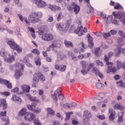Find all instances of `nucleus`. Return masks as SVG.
<instances>
[{
  "mask_svg": "<svg viewBox=\"0 0 125 125\" xmlns=\"http://www.w3.org/2000/svg\"><path fill=\"white\" fill-rule=\"evenodd\" d=\"M71 23L72 20L70 19L67 20L65 24L62 22L57 23L56 24V27L57 29L60 31H66V30H68V29H69V27L71 26Z\"/></svg>",
  "mask_w": 125,
  "mask_h": 125,
  "instance_id": "nucleus-1",
  "label": "nucleus"
},
{
  "mask_svg": "<svg viewBox=\"0 0 125 125\" xmlns=\"http://www.w3.org/2000/svg\"><path fill=\"white\" fill-rule=\"evenodd\" d=\"M61 92H62V89L61 88H58L57 90L55 91L54 95H52L53 100H54L56 102H57L58 100L57 98L58 95L60 100H64V99H65V96H64V95L60 94L61 93Z\"/></svg>",
  "mask_w": 125,
  "mask_h": 125,
  "instance_id": "nucleus-2",
  "label": "nucleus"
},
{
  "mask_svg": "<svg viewBox=\"0 0 125 125\" xmlns=\"http://www.w3.org/2000/svg\"><path fill=\"white\" fill-rule=\"evenodd\" d=\"M91 113L90 111L86 110L84 111L83 115V124L84 125H89V119L91 118Z\"/></svg>",
  "mask_w": 125,
  "mask_h": 125,
  "instance_id": "nucleus-3",
  "label": "nucleus"
},
{
  "mask_svg": "<svg viewBox=\"0 0 125 125\" xmlns=\"http://www.w3.org/2000/svg\"><path fill=\"white\" fill-rule=\"evenodd\" d=\"M7 44H8L10 47L12 48L14 50H17L18 53H21L22 52V49L15 43L14 41L9 40L7 42Z\"/></svg>",
  "mask_w": 125,
  "mask_h": 125,
  "instance_id": "nucleus-4",
  "label": "nucleus"
},
{
  "mask_svg": "<svg viewBox=\"0 0 125 125\" xmlns=\"http://www.w3.org/2000/svg\"><path fill=\"white\" fill-rule=\"evenodd\" d=\"M39 80H41L42 82H44V81H45V77L40 72L35 73L34 75L33 82L34 83H38L39 82Z\"/></svg>",
  "mask_w": 125,
  "mask_h": 125,
  "instance_id": "nucleus-5",
  "label": "nucleus"
},
{
  "mask_svg": "<svg viewBox=\"0 0 125 125\" xmlns=\"http://www.w3.org/2000/svg\"><path fill=\"white\" fill-rule=\"evenodd\" d=\"M16 66L19 69V70H16L15 76L16 79L18 80L19 78L22 76V72H21V70L23 71V70H24V65L23 64H21L20 63H18L16 64Z\"/></svg>",
  "mask_w": 125,
  "mask_h": 125,
  "instance_id": "nucleus-6",
  "label": "nucleus"
},
{
  "mask_svg": "<svg viewBox=\"0 0 125 125\" xmlns=\"http://www.w3.org/2000/svg\"><path fill=\"white\" fill-rule=\"evenodd\" d=\"M74 33L78 35L79 37H81L83 35V33H87V28H83V26H81L80 27H78L74 31Z\"/></svg>",
  "mask_w": 125,
  "mask_h": 125,
  "instance_id": "nucleus-7",
  "label": "nucleus"
},
{
  "mask_svg": "<svg viewBox=\"0 0 125 125\" xmlns=\"http://www.w3.org/2000/svg\"><path fill=\"white\" fill-rule=\"evenodd\" d=\"M67 8L69 11H72L73 8L74 11L76 14H78V13L80 12V10L81 9L80 6L75 4V2H72L71 4V6H68Z\"/></svg>",
  "mask_w": 125,
  "mask_h": 125,
  "instance_id": "nucleus-8",
  "label": "nucleus"
},
{
  "mask_svg": "<svg viewBox=\"0 0 125 125\" xmlns=\"http://www.w3.org/2000/svg\"><path fill=\"white\" fill-rule=\"evenodd\" d=\"M0 116L1 119H2L3 122L6 123H5L4 125H9V123H10V122L9 121V119L8 117L6 116V111L1 112L0 113Z\"/></svg>",
  "mask_w": 125,
  "mask_h": 125,
  "instance_id": "nucleus-9",
  "label": "nucleus"
},
{
  "mask_svg": "<svg viewBox=\"0 0 125 125\" xmlns=\"http://www.w3.org/2000/svg\"><path fill=\"white\" fill-rule=\"evenodd\" d=\"M33 1L36 4L38 7L42 8L46 6V3L42 0H33Z\"/></svg>",
  "mask_w": 125,
  "mask_h": 125,
  "instance_id": "nucleus-10",
  "label": "nucleus"
},
{
  "mask_svg": "<svg viewBox=\"0 0 125 125\" xmlns=\"http://www.w3.org/2000/svg\"><path fill=\"white\" fill-rule=\"evenodd\" d=\"M42 38L43 41H46V42H51L54 39L53 35L50 34H43Z\"/></svg>",
  "mask_w": 125,
  "mask_h": 125,
  "instance_id": "nucleus-11",
  "label": "nucleus"
},
{
  "mask_svg": "<svg viewBox=\"0 0 125 125\" xmlns=\"http://www.w3.org/2000/svg\"><path fill=\"white\" fill-rule=\"evenodd\" d=\"M34 119H36V115L34 113H30V112H28L24 116V120H25V121H28L29 122L33 121Z\"/></svg>",
  "mask_w": 125,
  "mask_h": 125,
  "instance_id": "nucleus-12",
  "label": "nucleus"
},
{
  "mask_svg": "<svg viewBox=\"0 0 125 125\" xmlns=\"http://www.w3.org/2000/svg\"><path fill=\"white\" fill-rule=\"evenodd\" d=\"M87 38L88 39V46L90 48H93L94 46V43H93V38L90 36V34H87Z\"/></svg>",
  "mask_w": 125,
  "mask_h": 125,
  "instance_id": "nucleus-13",
  "label": "nucleus"
},
{
  "mask_svg": "<svg viewBox=\"0 0 125 125\" xmlns=\"http://www.w3.org/2000/svg\"><path fill=\"white\" fill-rule=\"evenodd\" d=\"M92 73H94L96 76L100 77L101 79H103V78H104L103 74L100 73L99 70H98V68H97L96 67H94L92 69Z\"/></svg>",
  "mask_w": 125,
  "mask_h": 125,
  "instance_id": "nucleus-14",
  "label": "nucleus"
},
{
  "mask_svg": "<svg viewBox=\"0 0 125 125\" xmlns=\"http://www.w3.org/2000/svg\"><path fill=\"white\" fill-rule=\"evenodd\" d=\"M122 52L123 53V48L121 46H118L114 50V54L116 57H120Z\"/></svg>",
  "mask_w": 125,
  "mask_h": 125,
  "instance_id": "nucleus-15",
  "label": "nucleus"
},
{
  "mask_svg": "<svg viewBox=\"0 0 125 125\" xmlns=\"http://www.w3.org/2000/svg\"><path fill=\"white\" fill-rule=\"evenodd\" d=\"M113 109H114V110H120L121 111H123L125 110V106L120 104H116L113 106Z\"/></svg>",
  "mask_w": 125,
  "mask_h": 125,
  "instance_id": "nucleus-16",
  "label": "nucleus"
},
{
  "mask_svg": "<svg viewBox=\"0 0 125 125\" xmlns=\"http://www.w3.org/2000/svg\"><path fill=\"white\" fill-rule=\"evenodd\" d=\"M29 21L30 23H36V22H39L40 20L38 18V17H28Z\"/></svg>",
  "mask_w": 125,
  "mask_h": 125,
  "instance_id": "nucleus-17",
  "label": "nucleus"
},
{
  "mask_svg": "<svg viewBox=\"0 0 125 125\" xmlns=\"http://www.w3.org/2000/svg\"><path fill=\"white\" fill-rule=\"evenodd\" d=\"M109 57H107L106 55H104V61L106 62L105 64L106 66H113V62H109Z\"/></svg>",
  "mask_w": 125,
  "mask_h": 125,
  "instance_id": "nucleus-18",
  "label": "nucleus"
},
{
  "mask_svg": "<svg viewBox=\"0 0 125 125\" xmlns=\"http://www.w3.org/2000/svg\"><path fill=\"white\" fill-rule=\"evenodd\" d=\"M85 0L86 2L88 3L87 6L88 7H89L90 13H92V12L94 11V9H93V7H92V6H91V5L89 4L90 3L89 0ZM79 1L80 2H82V1H83V0H79Z\"/></svg>",
  "mask_w": 125,
  "mask_h": 125,
  "instance_id": "nucleus-19",
  "label": "nucleus"
},
{
  "mask_svg": "<svg viewBox=\"0 0 125 125\" xmlns=\"http://www.w3.org/2000/svg\"><path fill=\"white\" fill-rule=\"evenodd\" d=\"M3 106V109H6L7 108V104H6V101L5 99L0 100V107Z\"/></svg>",
  "mask_w": 125,
  "mask_h": 125,
  "instance_id": "nucleus-20",
  "label": "nucleus"
},
{
  "mask_svg": "<svg viewBox=\"0 0 125 125\" xmlns=\"http://www.w3.org/2000/svg\"><path fill=\"white\" fill-rule=\"evenodd\" d=\"M36 106H37V103H34L32 104L31 105L28 104L27 105V107L28 109H29V110H31V111L34 112L36 110V108H37Z\"/></svg>",
  "mask_w": 125,
  "mask_h": 125,
  "instance_id": "nucleus-21",
  "label": "nucleus"
},
{
  "mask_svg": "<svg viewBox=\"0 0 125 125\" xmlns=\"http://www.w3.org/2000/svg\"><path fill=\"white\" fill-rule=\"evenodd\" d=\"M21 88L23 92H29V91H30V89H31L30 86L27 85H21Z\"/></svg>",
  "mask_w": 125,
  "mask_h": 125,
  "instance_id": "nucleus-22",
  "label": "nucleus"
},
{
  "mask_svg": "<svg viewBox=\"0 0 125 125\" xmlns=\"http://www.w3.org/2000/svg\"><path fill=\"white\" fill-rule=\"evenodd\" d=\"M12 100H13L14 101H15L17 103H18L19 104L22 102V100H21V99H20V98L17 97V96H16V95H13Z\"/></svg>",
  "mask_w": 125,
  "mask_h": 125,
  "instance_id": "nucleus-23",
  "label": "nucleus"
},
{
  "mask_svg": "<svg viewBox=\"0 0 125 125\" xmlns=\"http://www.w3.org/2000/svg\"><path fill=\"white\" fill-rule=\"evenodd\" d=\"M67 54H68V55H71L72 60H73V61L76 62V61H78L79 60L78 57L75 56V55L74 54V53H73V52H68Z\"/></svg>",
  "mask_w": 125,
  "mask_h": 125,
  "instance_id": "nucleus-24",
  "label": "nucleus"
},
{
  "mask_svg": "<svg viewBox=\"0 0 125 125\" xmlns=\"http://www.w3.org/2000/svg\"><path fill=\"white\" fill-rule=\"evenodd\" d=\"M48 7L50 8V9H51V10H52V11H54L55 10H60V9H61L60 7L56 5L53 6L52 5H49Z\"/></svg>",
  "mask_w": 125,
  "mask_h": 125,
  "instance_id": "nucleus-25",
  "label": "nucleus"
},
{
  "mask_svg": "<svg viewBox=\"0 0 125 125\" xmlns=\"http://www.w3.org/2000/svg\"><path fill=\"white\" fill-rule=\"evenodd\" d=\"M64 43L66 47H74V45L73 44V43H72V42L70 41L64 40Z\"/></svg>",
  "mask_w": 125,
  "mask_h": 125,
  "instance_id": "nucleus-26",
  "label": "nucleus"
},
{
  "mask_svg": "<svg viewBox=\"0 0 125 125\" xmlns=\"http://www.w3.org/2000/svg\"><path fill=\"white\" fill-rule=\"evenodd\" d=\"M116 71H117V69H116L115 67H112L111 65H109L107 70V73H115Z\"/></svg>",
  "mask_w": 125,
  "mask_h": 125,
  "instance_id": "nucleus-27",
  "label": "nucleus"
},
{
  "mask_svg": "<svg viewBox=\"0 0 125 125\" xmlns=\"http://www.w3.org/2000/svg\"><path fill=\"white\" fill-rule=\"evenodd\" d=\"M94 54L96 57H100L101 56V53H100V49L99 48L95 49Z\"/></svg>",
  "mask_w": 125,
  "mask_h": 125,
  "instance_id": "nucleus-28",
  "label": "nucleus"
},
{
  "mask_svg": "<svg viewBox=\"0 0 125 125\" xmlns=\"http://www.w3.org/2000/svg\"><path fill=\"white\" fill-rule=\"evenodd\" d=\"M47 111L48 112V115H50L51 116H54L55 115V112L52 109V108H47Z\"/></svg>",
  "mask_w": 125,
  "mask_h": 125,
  "instance_id": "nucleus-29",
  "label": "nucleus"
},
{
  "mask_svg": "<svg viewBox=\"0 0 125 125\" xmlns=\"http://www.w3.org/2000/svg\"><path fill=\"white\" fill-rule=\"evenodd\" d=\"M29 98L31 101H32L34 102H37L38 103H41V101H40L39 99H38L37 98L35 97H32L30 96L29 97Z\"/></svg>",
  "mask_w": 125,
  "mask_h": 125,
  "instance_id": "nucleus-30",
  "label": "nucleus"
},
{
  "mask_svg": "<svg viewBox=\"0 0 125 125\" xmlns=\"http://www.w3.org/2000/svg\"><path fill=\"white\" fill-rule=\"evenodd\" d=\"M27 113V108H23L19 112L20 116H24L25 114Z\"/></svg>",
  "mask_w": 125,
  "mask_h": 125,
  "instance_id": "nucleus-31",
  "label": "nucleus"
},
{
  "mask_svg": "<svg viewBox=\"0 0 125 125\" xmlns=\"http://www.w3.org/2000/svg\"><path fill=\"white\" fill-rule=\"evenodd\" d=\"M42 13L41 12H32L30 16H42Z\"/></svg>",
  "mask_w": 125,
  "mask_h": 125,
  "instance_id": "nucleus-32",
  "label": "nucleus"
},
{
  "mask_svg": "<svg viewBox=\"0 0 125 125\" xmlns=\"http://www.w3.org/2000/svg\"><path fill=\"white\" fill-rule=\"evenodd\" d=\"M104 84L100 83H96V87L98 89H102V87H104Z\"/></svg>",
  "mask_w": 125,
  "mask_h": 125,
  "instance_id": "nucleus-33",
  "label": "nucleus"
},
{
  "mask_svg": "<svg viewBox=\"0 0 125 125\" xmlns=\"http://www.w3.org/2000/svg\"><path fill=\"white\" fill-rule=\"evenodd\" d=\"M28 57H31V55H27L23 59V62L25 63L26 65L28 66V65H30V63L28 62Z\"/></svg>",
  "mask_w": 125,
  "mask_h": 125,
  "instance_id": "nucleus-34",
  "label": "nucleus"
},
{
  "mask_svg": "<svg viewBox=\"0 0 125 125\" xmlns=\"http://www.w3.org/2000/svg\"><path fill=\"white\" fill-rule=\"evenodd\" d=\"M117 68L118 70H120L121 68H123V63L119 61H117Z\"/></svg>",
  "mask_w": 125,
  "mask_h": 125,
  "instance_id": "nucleus-35",
  "label": "nucleus"
},
{
  "mask_svg": "<svg viewBox=\"0 0 125 125\" xmlns=\"http://www.w3.org/2000/svg\"><path fill=\"white\" fill-rule=\"evenodd\" d=\"M80 64L81 65L83 69H85V68H86V62L84 61H81L80 62Z\"/></svg>",
  "mask_w": 125,
  "mask_h": 125,
  "instance_id": "nucleus-36",
  "label": "nucleus"
},
{
  "mask_svg": "<svg viewBox=\"0 0 125 125\" xmlns=\"http://www.w3.org/2000/svg\"><path fill=\"white\" fill-rule=\"evenodd\" d=\"M5 85L7 86V88L11 89L12 88V84L9 82L8 81H6V82L5 83Z\"/></svg>",
  "mask_w": 125,
  "mask_h": 125,
  "instance_id": "nucleus-37",
  "label": "nucleus"
},
{
  "mask_svg": "<svg viewBox=\"0 0 125 125\" xmlns=\"http://www.w3.org/2000/svg\"><path fill=\"white\" fill-rule=\"evenodd\" d=\"M117 84L118 86H120L121 87H125V85L124 84V82L123 80H120L117 82Z\"/></svg>",
  "mask_w": 125,
  "mask_h": 125,
  "instance_id": "nucleus-38",
  "label": "nucleus"
},
{
  "mask_svg": "<svg viewBox=\"0 0 125 125\" xmlns=\"http://www.w3.org/2000/svg\"><path fill=\"white\" fill-rule=\"evenodd\" d=\"M117 42L119 43V45L121 46L122 45H125V43L124 42V39L123 38H118L117 39Z\"/></svg>",
  "mask_w": 125,
  "mask_h": 125,
  "instance_id": "nucleus-39",
  "label": "nucleus"
},
{
  "mask_svg": "<svg viewBox=\"0 0 125 125\" xmlns=\"http://www.w3.org/2000/svg\"><path fill=\"white\" fill-rule=\"evenodd\" d=\"M55 41L53 42L51 45H50L46 50V51H50V48H54L56 46L54 44Z\"/></svg>",
  "mask_w": 125,
  "mask_h": 125,
  "instance_id": "nucleus-40",
  "label": "nucleus"
},
{
  "mask_svg": "<svg viewBox=\"0 0 125 125\" xmlns=\"http://www.w3.org/2000/svg\"><path fill=\"white\" fill-rule=\"evenodd\" d=\"M96 63L98 66H101V67H103V66H104L103 62L99 60L96 61Z\"/></svg>",
  "mask_w": 125,
  "mask_h": 125,
  "instance_id": "nucleus-41",
  "label": "nucleus"
},
{
  "mask_svg": "<svg viewBox=\"0 0 125 125\" xmlns=\"http://www.w3.org/2000/svg\"><path fill=\"white\" fill-rule=\"evenodd\" d=\"M67 68V66L64 65H60V71L61 72H65L66 71V68Z\"/></svg>",
  "mask_w": 125,
  "mask_h": 125,
  "instance_id": "nucleus-42",
  "label": "nucleus"
},
{
  "mask_svg": "<svg viewBox=\"0 0 125 125\" xmlns=\"http://www.w3.org/2000/svg\"><path fill=\"white\" fill-rule=\"evenodd\" d=\"M35 64L37 66H41V65L42 64V63L41 62V59H40L39 58H37L35 60Z\"/></svg>",
  "mask_w": 125,
  "mask_h": 125,
  "instance_id": "nucleus-43",
  "label": "nucleus"
},
{
  "mask_svg": "<svg viewBox=\"0 0 125 125\" xmlns=\"http://www.w3.org/2000/svg\"><path fill=\"white\" fill-rule=\"evenodd\" d=\"M115 115L116 114L111 113L109 116V121H114V119H115Z\"/></svg>",
  "mask_w": 125,
  "mask_h": 125,
  "instance_id": "nucleus-44",
  "label": "nucleus"
},
{
  "mask_svg": "<svg viewBox=\"0 0 125 125\" xmlns=\"http://www.w3.org/2000/svg\"><path fill=\"white\" fill-rule=\"evenodd\" d=\"M72 124L73 125H82L80 122L76 120H73L72 121Z\"/></svg>",
  "mask_w": 125,
  "mask_h": 125,
  "instance_id": "nucleus-45",
  "label": "nucleus"
},
{
  "mask_svg": "<svg viewBox=\"0 0 125 125\" xmlns=\"http://www.w3.org/2000/svg\"><path fill=\"white\" fill-rule=\"evenodd\" d=\"M71 115H73V112H68L67 113H66V120H70L71 118Z\"/></svg>",
  "mask_w": 125,
  "mask_h": 125,
  "instance_id": "nucleus-46",
  "label": "nucleus"
},
{
  "mask_svg": "<svg viewBox=\"0 0 125 125\" xmlns=\"http://www.w3.org/2000/svg\"><path fill=\"white\" fill-rule=\"evenodd\" d=\"M34 112V113H36V114H40V113L42 112V109L40 107H36Z\"/></svg>",
  "mask_w": 125,
  "mask_h": 125,
  "instance_id": "nucleus-47",
  "label": "nucleus"
},
{
  "mask_svg": "<svg viewBox=\"0 0 125 125\" xmlns=\"http://www.w3.org/2000/svg\"><path fill=\"white\" fill-rule=\"evenodd\" d=\"M98 97V99H99L100 100L101 99H103V98L105 97V94L103 93H101L99 94Z\"/></svg>",
  "mask_w": 125,
  "mask_h": 125,
  "instance_id": "nucleus-48",
  "label": "nucleus"
},
{
  "mask_svg": "<svg viewBox=\"0 0 125 125\" xmlns=\"http://www.w3.org/2000/svg\"><path fill=\"white\" fill-rule=\"evenodd\" d=\"M34 123L35 125H42L41 122H40V120H39V119H35Z\"/></svg>",
  "mask_w": 125,
  "mask_h": 125,
  "instance_id": "nucleus-49",
  "label": "nucleus"
},
{
  "mask_svg": "<svg viewBox=\"0 0 125 125\" xmlns=\"http://www.w3.org/2000/svg\"><path fill=\"white\" fill-rule=\"evenodd\" d=\"M32 53H35L37 55H40V51L37 49H33L32 51Z\"/></svg>",
  "mask_w": 125,
  "mask_h": 125,
  "instance_id": "nucleus-50",
  "label": "nucleus"
},
{
  "mask_svg": "<svg viewBox=\"0 0 125 125\" xmlns=\"http://www.w3.org/2000/svg\"><path fill=\"white\" fill-rule=\"evenodd\" d=\"M78 59H80V60H82L85 57V54H80L78 56Z\"/></svg>",
  "mask_w": 125,
  "mask_h": 125,
  "instance_id": "nucleus-51",
  "label": "nucleus"
},
{
  "mask_svg": "<svg viewBox=\"0 0 125 125\" xmlns=\"http://www.w3.org/2000/svg\"><path fill=\"white\" fill-rule=\"evenodd\" d=\"M62 107L65 109H70L69 104L65 103L62 104Z\"/></svg>",
  "mask_w": 125,
  "mask_h": 125,
  "instance_id": "nucleus-52",
  "label": "nucleus"
},
{
  "mask_svg": "<svg viewBox=\"0 0 125 125\" xmlns=\"http://www.w3.org/2000/svg\"><path fill=\"white\" fill-rule=\"evenodd\" d=\"M124 121V118L123 117V115L120 116H118V119L117 120V123H122Z\"/></svg>",
  "mask_w": 125,
  "mask_h": 125,
  "instance_id": "nucleus-53",
  "label": "nucleus"
},
{
  "mask_svg": "<svg viewBox=\"0 0 125 125\" xmlns=\"http://www.w3.org/2000/svg\"><path fill=\"white\" fill-rule=\"evenodd\" d=\"M1 95H3V96H9L10 95V92H4L1 93Z\"/></svg>",
  "mask_w": 125,
  "mask_h": 125,
  "instance_id": "nucleus-54",
  "label": "nucleus"
},
{
  "mask_svg": "<svg viewBox=\"0 0 125 125\" xmlns=\"http://www.w3.org/2000/svg\"><path fill=\"white\" fill-rule=\"evenodd\" d=\"M122 8H123V7L119 3L114 6V9H121Z\"/></svg>",
  "mask_w": 125,
  "mask_h": 125,
  "instance_id": "nucleus-55",
  "label": "nucleus"
},
{
  "mask_svg": "<svg viewBox=\"0 0 125 125\" xmlns=\"http://www.w3.org/2000/svg\"><path fill=\"white\" fill-rule=\"evenodd\" d=\"M109 37H111V34H110V32L105 33L104 35V39H108V38H109Z\"/></svg>",
  "mask_w": 125,
  "mask_h": 125,
  "instance_id": "nucleus-56",
  "label": "nucleus"
},
{
  "mask_svg": "<svg viewBox=\"0 0 125 125\" xmlns=\"http://www.w3.org/2000/svg\"><path fill=\"white\" fill-rule=\"evenodd\" d=\"M14 59H15L14 56H11V57H10L7 59V62H12V61H14Z\"/></svg>",
  "mask_w": 125,
  "mask_h": 125,
  "instance_id": "nucleus-57",
  "label": "nucleus"
},
{
  "mask_svg": "<svg viewBox=\"0 0 125 125\" xmlns=\"http://www.w3.org/2000/svg\"><path fill=\"white\" fill-rule=\"evenodd\" d=\"M93 66H94V64L93 63H90L88 67L87 68V70L88 71V72H89L91 69H92Z\"/></svg>",
  "mask_w": 125,
  "mask_h": 125,
  "instance_id": "nucleus-58",
  "label": "nucleus"
},
{
  "mask_svg": "<svg viewBox=\"0 0 125 125\" xmlns=\"http://www.w3.org/2000/svg\"><path fill=\"white\" fill-rule=\"evenodd\" d=\"M76 106H77V104L76 103L69 104V109H72V108H74Z\"/></svg>",
  "mask_w": 125,
  "mask_h": 125,
  "instance_id": "nucleus-59",
  "label": "nucleus"
},
{
  "mask_svg": "<svg viewBox=\"0 0 125 125\" xmlns=\"http://www.w3.org/2000/svg\"><path fill=\"white\" fill-rule=\"evenodd\" d=\"M109 114H116V112H115V110L113 109L112 108H109Z\"/></svg>",
  "mask_w": 125,
  "mask_h": 125,
  "instance_id": "nucleus-60",
  "label": "nucleus"
},
{
  "mask_svg": "<svg viewBox=\"0 0 125 125\" xmlns=\"http://www.w3.org/2000/svg\"><path fill=\"white\" fill-rule=\"evenodd\" d=\"M85 69H83V70H81V72L82 73L83 75H86L87 73H88V71L87 69L86 70H85Z\"/></svg>",
  "mask_w": 125,
  "mask_h": 125,
  "instance_id": "nucleus-61",
  "label": "nucleus"
},
{
  "mask_svg": "<svg viewBox=\"0 0 125 125\" xmlns=\"http://www.w3.org/2000/svg\"><path fill=\"white\" fill-rule=\"evenodd\" d=\"M117 33H118V31H117V30H110V33L113 36H114V35H116V34H117Z\"/></svg>",
  "mask_w": 125,
  "mask_h": 125,
  "instance_id": "nucleus-62",
  "label": "nucleus"
},
{
  "mask_svg": "<svg viewBox=\"0 0 125 125\" xmlns=\"http://www.w3.org/2000/svg\"><path fill=\"white\" fill-rule=\"evenodd\" d=\"M53 125H60V123L59 121H55L52 123Z\"/></svg>",
  "mask_w": 125,
  "mask_h": 125,
  "instance_id": "nucleus-63",
  "label": "nucleus"
},
{
  "mask_svg": "<svg viewBox=\"0 0 125 125\" xmlns=\"http://www.w3.org/2000/svg\"><path fill=\"white\" fill-rule=\"evenodd\" d=\"M114 79L116 80H120L121 79V76L119 75H116L114 77Z\"/></svg>",
  "mask_w": 125,
  "mask_h": 125,
  "instance_id": "nucleus-64",
  "label": "nucleus"
}]
</instances>
